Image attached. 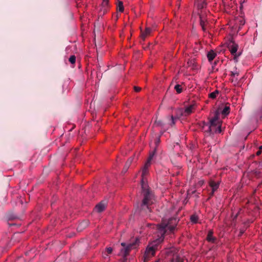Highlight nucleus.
I'll list each match as a JSON object with an SVG mask.
<instances>
[{"instance_id":"nucleus-16","label":"nucleus","mask_w":262,"mask_h":262,"mask_svg":"<svg viewBox=\"0 0 262 262\" xmlns=\"http://www.w3.org/2000/svg\"><path fill=\"white\" fill-rule=\"evenodd\" d=\"M230 106L229 105H225L223 110L221 111V113L224 117L228 115L230 113Z\"/></svg>"},{"instance_id":"nucleus-26","label":"nucleus","mask_w":262,"mask_h":262,"mask_svg":"<svg viewBox=\"0 0 262 262\" xmlns=\"http://www.w3.org/2000/svg\"><path fill=\"white\" fill-rule=\"evenodd\" d=\"M108 4V0H103L102 5L104 7H106Z\"/></svg>"},{"instance_id":"nucleus-11","label":"nucleus","mask_w":262,"mask_h":262,"mask_svg":"<svg viewBox=\"0 0 262 262\" xmlns=\"http://www.w3.org/2000/svg\"><path fill=\"white\" fill-rule=\"evenodd\" d=\"M213 232L212 230H210L208 231L206 239L208 242L215 243L216 241V238L213 236Z\"/></svg>"},{"instance_id":"nucleus-4","label":"nucleus","mask_w":262,"mask_h":262,"mask_svg":"<svg viewBox=\"0 0 262 262\" xmlns=\"http://www.w3.org/2000/svg\"><path fill=\"white\" fill-rule=\"evenodd\" d=\"M166 252L170 257V262H187L185 261L184 256L179 253V250L175 247L170 248Z\"/></svg>"},{"instance_id":"nucleus-18","label":"nucleus","mask_w":262,"mask_h":262,"mask_svg":"<svg viewBox=\"0 0 262 262\" xmlns=\"http://www.w3.org/2000/svg\"><path fill=\"white\" fill-rule=\"evenodd\" d=\"M187 64L188 67L192 69H196L197 68L196 63L194 59L189 60L187 62Z\"/></svg>"},{"instance_id":"nucleus-6","label":"nucleus","mask_w":262,"mask_h":262,"mask_svg":"<svg viewBox=\"0 0 262 262\" xmlns=\"http://www.w3.org/2000/svg\"><path fill=\"white\" fill-rule=\"evenodd\" d=\"M213 127H216L215 132L217 133H220L222 132L221 125L220 121L219 119L218 114L215 113L214 116L210 120V125L208 126V132H211L212 128Z\"/></svg>"},{"instance_id":"nucleus-2","label":"nucleus","mask_w":262,"mask_h":262,"mask_svg":"<svg viewBox=\"0 0 262 262\" xmlns=\"http://www.w3.org/2000/svg\"><path fill=\"white\" fill-rule=\"evenodd\" d=\"M146 185L144 184V181L142 182V187L143 192V199L141 204V209L144 210L146 213L150 212L151 209L149 206L153 203L152 194L148 189H146Z\"/></svg>"},{"instance_id":"nucleus-17","label":"nucleus","mask_w":262,"mask_h":262,"mask_svg":"<svg viewBox=\"0 0 262 262\" xmlns=\"http://www.w3.org/2000/svg\"><path fill=\"white\" fill-rule=\"evenodd\" d=\"M133 161V159L132 158H129L127 161V162H126L125 165H124V167L122 170V173H125L128 170L132 162Z\"/></svg>"},{"instance_id":"nucleus-30","label":"nucleus","mask_w":262,"mask_h":262,"mask_svg":"<svg viewBox=\"0 0 262 262\" xmlns=\"http://www.w3.org/2000/svg\"><path fill=\"white\" fill-rule=\"evenodd\" d=\"M238 75V72L236 71V69L235 70V71H232L231 72V76H235V75Z\"/></svg>"},{"instance_id":"nucleus-10","label":"nucleus","mask_w":262,"mask_h":262,"mask_svg":"<svg viewBox=\"0 0 262 262\" xmlns=\"http://www.w3.org/2000/svg\"><path fill=\"white\" fill-rule=\"evenodd\" d=\"M209 185L212 188V192L210 195L212 196L214 192L219 188L220 183L219 182H215L214 181H211L209 183Z\"/></svg>"},{"instance_id":"nucleus-5","label":"nucleus","mask_w":262,"mask_h":262,"mask_svg":"<svg viewBox=\"0 0 262 262\" xmlns=\"http://www.w3.org/2000/svg\"><path fill=\"white\" fill-rule=\"evenodd\" d=\"M195 104H192L185 107L184 108H179L176 110V113L178 117H186L190 115L195 110Z\"/></svg>"},{"instance_id":"nucleus-24","label":"nucleus","mask_w":262,"mask_h":262,"mask_svg":"<svg viewBox=\"0 0 262 262\" xmlns=\"http://www.w3.org/2000/svg\"><path fill=\"white\" fill-rule=\"evenodd\" d=\"M174 90L176 91L177 93L180 94L182 92V89L181 88V86L180 84H176L174 86Z\"/></svg>"},{"instance_id":"nucleus-21","label":"nucleus","mask_w":262,"mask_h":262,"mask_svg":"<svg viewBox=\"0 0 262 262\" xmlns=\"http://www.w3.org/2000/svg\"><path fill=\"white\" fill-rule=\"evenodd\" d=\"M190 219V221L193 224H196L198 222L199 218H198V215H196L195 214H193V215H191Z\"/></svg>"},{"instance_id":"nucleus-15","label":"nucleus","mask_w":262,"mask_h":262,"mask_svg":"<svg viewBox=\"0 0 262 262\" xmlns=\"http://www.w3.org/2000/svg\"><path fill=\"white\" fill-rule=\"evenodd\" d=\"M155 249L156 248L154 246L149 245L146 249V252L148 255H153L155 252Z\"/></svg>"},{"instance_id":"nucleus-22","label":"nucleus","mask_w":262,"mask_h":262,"mask_svg":"<svg viewBox=\"0 0 262 262\" xmlns=\"http://www.w3.org/2000/svg\"><path fill=\"white\" fill-rule=\"evenodd\" d=\"M118 10L122 12L124 11V7L123 5V3L121 1H119L117 6Z\"/></svg>"},{"instance_id":"nucleus-13","label":"nucleus","mask_w":262,"mask_h":262,"mask_svg":"<svg viewBox=\"0 0 262 262\" xmlns=\"http://www.w3.org/2000/svg\"><path fill=\"white\" fill-rule=\"evenodd\" d=\"M152 31V30L150 28H146L144 32H142L141 35L142 38L144 40L145 38L149 35Z\"/></svg>"},{"instance_id":"nucleus-8","label":"nucleus","mask_w":262,"mask_h":262,"mask_svg":"<svg viewBox=\"0 0 262 262\" xmlns=\"http://www.w3.org/2000/svg\"><path fill=\"white\" fill-rule=\"evenodd\" d=\"M156 152V148L154 150L151 152L149 154V156L145 163L144 167L142 169V182H143L144 177L146 176L148 172V168L151 165V161L152 160Z\"/></svg>"},{"instance_id":"nucleus-25","label":"nucleus","mask_w":262,"mask_h":262,"mask_svg":"<svg viewBox=\"0 0 262 262\" xmlns=\"http://www.w3.org/2000/svg\"><path fill=\"white\" fill-rule=\"evenodd\" d=\"M69 61L72 63V64H74L75 63V61H76V57L75 55H72L69 58Z\"/></svg>"},{"instance_id":"nucleus-3","label":"nucleus","mask_w":262,"mask_h":262,"mask_svg":"<svg viewBox=\"0 0 262 262\" xmlns=\"http://www.w3.org/2000/svg\"><path fill=\"white\" fill-rule=\"evenodd\" d=\"M207 3L205 0H196L195 2V5L199 10V14L200 19V25L203 31H205V23L207 20L206 18V11L204 9L206 7Z\"/></svg>"},{"instance_id":"nucleus-19","label":"nucleus","mask_w":262,"mask_h":262,"mask_svg":"<svg viewBox=\"0 0 262 262\" xmlns=\"http://www.w3.org/2000/svg\"><path fill=\"white\" fill-rule=\"evenodd\" d=\"M181 117H178V115L176 114V116H173L172 115L169 118V121H170V125L172 126L175 124L176 121L179 119H180Z\"/></svg>"},{"instance_id":"nucleus-1","label":"nucleus","mask_w":262,"mask_h":262,"mask_svg":"<svg viewBox=\"0 0 262 262\" xmlns=\"http://www.w3.org/2000/svg\"><path fill=\"white\" fill-rule=\"evenodd\" d=\"M179 220L177 217H172L166 220L163 219L160 224L156 225L158 236H160L158 239V242H162L166 232L172 233L175 230Z\"/></svg>"},{"instance_id":"nucleus-20","label":"nucleus","mask_w":262,"mask_h":262,"mask_svg":"<svg viewBox=\"0 0 262 262\" xmlns=\"http://www.w3.org/2000/svg\"><path fill=\"white\" fill-rule=\"evenodd\" d=\"M202 48V45L199 43H195L193 47L194 53H198Z\"/></svg>"},{"instance_id":"nucleus-38","label":"nucleus","mask_w":262,"mask_h":262,"mask_svg":"<svg viewBox=\"0 0 262 262\" xmlns=\"http://www.w3.org/2000/svg\"><path fill=\"white\" fill-rule=\"evenodd\" d=\"M260 112L262 113V107L260 108Z\"/></svg>"},{"instance_id":"nucleus-9","label":"nucleus","mask_w":262,"mask_h":262,"mask_svg":"<svg viewBox=\"0 0 262 262\" xmlns=\"http://www.w3.org/2000/svg\"><path fill=\"white\" fill-rule=\"evenodd\" d=\"M228 48L232 55L235 57H238L241 54H237V51L238 48V46L234 41H231L228 45Z\"/></svg>"},{"instance_id":"nucleus-12","label":"nucleus","mask_w":262,"mask_h":262,"mask_svg":"<svg viewBox=\"0 0 262 262\" xmlns=\"http://www.w3.org/2000/svg\"><path fill=\"white\" fill-rule=\"evenodd\" d=\"M105 206L106 202L105 201H102L96 206L95 209L97 212H101L105 209Z\"/></svg>"},{"instance_id":"nucleus-32","label":"nucleus","mask_w":262,"mask_h":262,"mask_svg":"<svg viewBox=\"0 0 262 262\" xmlns=\"http://www.w3.org/2000/svg\"><path fill=\"white\" fill-rule=\"evenodd\" d=\"M160 137H158L156 139V142H155V143H156V146H157L158 145L159 143H160Z\"/></svg>"},{"instance_id":"nucleus-23","label":"nucleus","mask_w":262,"mask_h":262,"mask_svg":"<svg viewBox=\"0 0 262 262\" xmlns=\"http://www.w3.org/2000/svg\"><path fill=\"white\" fill-rule=\"evenodd\" d=\"M219 93V91L217 90H216L209 95V97L211 99H215L217 95Z\"/></svg>"},{"instance_id":"nucleus-33","label":"nucleus","mask_w":262,"mask_h":262,"mask_svg":"<svg viewBox=\"0 0 262 262\" xmlns=\"http://www.w3.org/2000/svg\"><path fill=\"white\" fill-rule=\"evenodd\" d=\"M204 181H203V180H201V181H200L199 182H198V184L200 186H202L204 184Z\"/></svg>"},{"instance_id":"nucleus-29","label":"nucleus","mask_w":262,"mask_h":262,"mask_svg":"<svg viewBox=\"0 0 262 262\" xmlns=\"http://www.w3.org/2000/svg\"><path fill=\"white\" fill-rule=\"evenodd\" d=\"M105 251L107 252V254H111L112 253L113 251V249L111 247H107L105 249Z\"/></svg>"},{"instance_id":"nucleus-14","label":"nucleus","mask_w":262,"mask_h":262,"mask_svg":"<svg viewBox=\"0 0 262 262\" xmlns=\"http://www.w3.org/2000/svg\"><path fill=\"white\" fill-rule=\"evenodd\" d=\"M216 56V54L213 50L210 51L207 54V58L210 62L212 61Z\"/></svg>"},{"instance_id":"nucleus-35","label":"nucleus","mask_w":262,"mask_h":262,"mask_svg":"<svg viewBox=\"0 0 262 262\" xmlns=\"http://www.w3.org/2000/svg\"><path fill=\"white\" fill-rule=\"evenodd\" d=\"M238 213H239V212H238V213H237L235 215V216L233 217V220H235V219L237 218V216H238Z\"/></svg>"},{"instance_id":"nucleus-28","label":"nucleus","mask_w":262,"mask_h":262,"mask_svg":"<svg viewBox=\"0 0 262 262\" xmlns=\"http://www.w3.org/2000/svg\"><path fill=\"white\" fill-rule=\"evenodd\" d=\"M108 254H107L105 251L102 252V256L104 259H107L109 258Z\"/></svg>"},{"instance_id":"nucleus-36","label":"nucleus","mask_w":262,"mask_h":262,"mask_svg":"<svg viewBox=\"0 0 262 262\" xmlns=\"http://www.w3.org/2000/svg\"><path fill=\"white\" fill-rule=\"evenodd\" d=\"M244 231H240L239 235H242L243 234V233H244Z\"/></svg>"},{"instance_id":"nucleus-34","label":"nucleus","mask_w":262,"mask_h":262,"mask_svg":"<svg viewBox=\"0 0 262 262\" xmlns=\"http://www.w3.org/2000/svg\"><path fill=\"white\" fill-rule=\"evenodd\" d=\"M256 155L257 156H259L261 154V150H258L256 153Z\"/></svg>"},{"instance_id":"nucleus-7","label":"nucleus","mask_w":262,"mask_h":262,"mask_svg":"<svg viewBox=\"0 0 262 262\" xmlns=\"http://www.w3.org/2000/svg\"><path fill=\"white\" fill-rule=\"evenodd\" d=\"M139 243V240L138 238L136 239L135 242L129 243L127 245H126L125 243H121V245L123 247V248L121 249V252L123 253L124 256H127L131 249L136 248Z\"/></svg>"},{"instance_id":"nucleus-37","label":"nucleus","mask_w":262,"mask_h":262,"mask_svg":"<svg viewBox=\"0 0 262 262\" xmlns=\"http://www.w3.org/2000/svg\"><path fill=\"white\" fill-rule=\"evenodd\" d=\"M261 149H262V146H260L259 147V150H261Z\"/></svg>"},{"instance_id":"nucleus-31","label":"nucleus","mask_w":262,"mask_h":262,"mask_svg":"<svg viewBox=\"0 0 262 262\" xmlns=\"http://www.w3.org/2000/svg\"><path fill=\"white\" fill-rule=\"evenodd\" d=\"M141 88H140L139 86H134V90L136 92H140L141 91Z\"/></svg>"},{"instance_id":"nucleus-27","label":"nucleus","mask_w":262,"mask_h":262,"mask_svg":"<svg viewBox=\"0 0 262 262\" xmlns=\"http://www.w3.org/2000/svg\"><path fill=\"white\" fill-rule=\"evenodd\" d=\"M155 125L162 126L163 125V123L160 120H156L155 121Z\"/></svg>"}]
</instances>
